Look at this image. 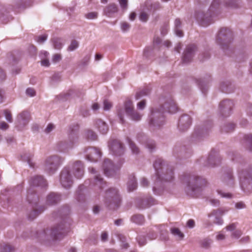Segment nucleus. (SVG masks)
Returning <instances> with one entry per match:
<instances>
[{
    "label": "nucleus",
    "mask_w": 252,
    "mask_h": 252,
    "mask_svg": "<svg viewBox=\"0 0 252 252\" xmlns=\"http://www.w3.org/2000/svg\"><path fill=\"white\" fill-rule=\"evenodd\" d=\"M31 185L33 187H45L47 185L46 181L41 176H35L31 181Z\"/></svg>",
    "instance_id": "15"
},
{
    "label": "nucleus",
    "mask_w": 252,
    "mask_h": 252,
    "mask_svg": "<svg viewBox=\"0 0 252 252\" xmlns=\"http://www.w3.org/2000/svg\"><path fill=\"white\" fill-rule=\"evenodd\" d=\"M94 179L95 181V186H97L100 189L102 188L103 185L105 184L103 181V179L98 175H95L94 176Z\"/></svg>",
    "instance_id": "26"
},
{
    "label": "nucleus",
    "mask_w": 252,
    "mask_h": 252,
    "mask_svg": "<svg viewBox=\"0 0 252 252\" xmlns=\"http://www.w3.org/2000/svg\"><path fill=\"white\" fill-rule=\"evenodd\" d=\"M126 113L133 121H139L142 118V115L137 111L134 110L132 102L129 99H126L124 104V108L118 110V115L121 122H124V116Z\"/></svg>",
    "instance_id": "2"
},
{
    "label": "nucleus",
    "mask_w": 252,
    "mask_h": 252,
    "mask_svg": "<svg viewBox=\"0 0 252 252\" xmlns=\"http://www.w3.org/2000/svg\"><path fill=\"white\" fill-rule=\"evenodd\" d=\"M146 105L145 100H142L137 103V107L139 110H143Z\"/></svg>",
    "instance_id": "49"
},
{
    "label": "nucleus",
    "mask_w": 252,
    "mask_h": 252,
    "mask_svg": "<svg viewBox=\"0 0 252 252\" xmlns=\"http://www.w3.org/2000/svg\"><path fill=\"white\" fill-rule=\"evenodd\" d=\"M52 42L54 48L56 49H61L63 45L62 39L59 38H53Z\"/></svg>",
    "instance_id": "28"
},
{
    "label": "nucleus",
    "mask_w": 252,
    "mask_h": 252,
    "mask_svg": "<svg viewBox=\"0 0 252 252\" xmlns=\"http://www.w3.org/2000/svg\"><path fill=\"white\" fill-rule=\"evenodd\" d=\"M162 164V160L160 158L157 159L154 163L153 166L155 170L158 172L159 167Z\"/></svg>",
    "instance_id": "38"
},
{
    "label": "nucleus",
    "mask_w": 252,
    "mask_h": 252,
    "mask_svg": "<svg viewBox=\"0 0 252 252\" xmlns=\"http://www.w3.org/2000/svg\"><path fill=\"white\" fill-rule=\"evenodd\" d=\"M98 13L96 12H89L85 15V17L90 20L96 19L97 17Z\"/></svg>",
    "instance_id": "35"
},
{
    "label": "nucleus",
    "mask_w": 252,
    "mask_h": 252,
    "mask_svg": "<svg viewBox=\"0 0 252 252\" xmlns=\"http://www.w3.org/2000/svg\"><path fill=\"white\" fill-rule=\"evenodd\" d=\"M61 200V196L55 193H51L47 197V203L49 205H53Z\"/></svg>",
    "instance_id": "17"
},
{
    "label": "nucleus",
    "mask_w": 252,
    "mask_h": 252,
    "mask_svg": "<svg viewBox=\"0 0 252 252\" xmlns=\"http://www.w3.org/2000/svg\"><path fill=\"white\" fill-rule=\"evenodd\" d=\"M242 234V232L241 230H236L232 232L231 234V237L233 238L238 239H239Z\"/></svg>",
    "instance_id": "39"
},
{
    "label": "nucleus",
    "mask_w": 252,
    "mask_h": 252,
    "mask_svg": "<svg viewBox=\"0 0 252 252\" xmlns=\"http://www.w3.org/2000/svg\"><path fill=\"white\" fill-rule=\"evenodd\" d=\"M154 201H155L152 198H149V200L146 201H143L144 206L142 207V208H146L149 207L151 205L155 204Z\"/></svg>",
    "instance_id": "36"
},
{
    "label": "nucleus",
    "mask_w": 252,
    "mask_h": 252,
    "mask_svg": "<svg viewBox=\"0 0 252 252\" xmlns=\"http://www.w3.org/2000/svg\"><path fill=\"white\" fill-rule=\"evenodd\" d=\"M233 106V102L229 100H225L220 102V107L223 112L229 111Z\"/></svg>",
    "instance_id": "19"
},
{
    "label": "nucleus",
    "mask_w": 252,
    "mask_h": 252,
    "mask_svg": "<svg viewBox=\"0 0 252 252\" xmlns=\"http://www.w3.org/2000/svg\"><path fill=\"white\" fill-rule=\"evenodd\" d=\"M191 123V120L189 116H183L179 121V128L180 130L184 131L189 127Z\"/></svg>",
    "instance_id": "13"
},
{
    "label": "nucleus",
    "mask_w": 252,
    "mask_h": 252,
    "mask_svg": "<svg viewBox=\"0 0 252 252\" xmlns=\"http://www.w3.org/2000/svg\"><path fill=\"white\" fill-rule=\"evenodd\" d=\"M131 221L137 224H142L144 222V217L141 215H135L132 217Z\"/></svg>",
    "instance_id": "27"
},
{
    "label": "nucleus",
    "mask_w": 252,
    "mask_h": 252,
    "mask_svg": "<svg viewBox=\"0 0 252 252\" xmlns=\"http://www.w3.org/2000/svg\"><path fill=\"white\" fill-rule=\"evenodd\" d=\"M149 15L145 12H141L139 15V19L142 22H146L148 19Z\"/></svg>",
    "instance_id": "37"
},
{
    "label": "nucleus",
    "mask_w": 252,
    "mask_h": 252,
    "mask_svg": "<svg viewBox=\"0 0 252 252\" xmlns=\"http://www.w3.org/2000/svg\"><path fill=\"white\" fill-rule=\"evenodd\" d=\"M86 158L90 161L95 162L101 157L100 152L96 148H89L86 149Z\"/></svg>",
    "instance_id": "10"
},
{
    "label": "nucleus",
    "mask_w": 252,
    "mask_h": 252,
    "mask_svg": "<svg viewBox=\"0 0 252 252\" xmlns=\"http://www.w3.org/2000/svg\"><path fill=\"white\" fill-rule=\"evenodd\" d=\"M26 94L30 97H33L35 95L36 93L34 89L29 88L26 90Z\"/></svg>",
    "instance_id": "45"
},
{
    "label": "nucleus",
    "mask_w": 252,
    "mask_h": 252,
    "mask_svg": "<svg viewBox=\"0 0 252 252\" xmlns=\"http://www.w3.org/2000/svg\"><path fill=\"white\" fill-rule=\"evenodd\" d=\"M195 50L196 46L194 45H190L187 47L182 59L184 63H188L191 60Z\"/></svg>",
    "instance_id": "12"
},
{
    "label": "nucleus",
    "mask_w": 252,
    "mask_h": 252,
    "mask_svg": "<svg viewBox=\"0 0 252 252\" xmlns=\"http://www.w3.org/2000/svg\"><path fill=\"white\" fill-rule=\"evenodd\" d=\"M130 28V25L126 22H123L121 23V30L124 32H127Z\"/></svg>",
    "instance_id": "31"
},
{
    "label": "nucleus",
    "mask_w": 252,
    "mask_h": 252,
    "mask_svg": "<svg viewBox=\"0 0 252 252\" xmlns=\"http://www.w3.org/2000/svg\"><path fill=\"white\" fill-rule=\"evenodd\" d=\"M171 233L174 235L177 240H182L184 237V234L180 231V230L176 227L171 228Z\"/></svg>",
    "instance_id": "21"
},
{
    "label": "nucleus",
    "mask_w": 252,
    "mask_h": 252,
    "mask_svg": "<svg viewBox=\"0 0 252 252\" xmlns=\"http://www.w3.org/2000/svg\"><path fill=\"white\" fill-rule=\"evenodd\" d=\"M13 248L9 245H5L3 246L1 252H11L13 251Z\"/></svg>",
    "instance_id": "47"
},
{
    "label": "nucleus",
    "mask_w": 252,
    "mask_h": 252,
    "mask_svg": "<svg viewBox=\"0 0 252 252\" xmlns=\"http://www.w3.org/2000/svg\"><path fill=\"white\" fill-rule=\"evenodd\" d=\"M3 113L7 122L11 123L13 122V119L10 111L8 110H4Z\"/></svg>",
    "instance_id": "32"
},
{
    "label": "nucleus",
    "mask_w": 252,
    "mask_h": 252,
    "mask_svg": "<svg viewBox=\"0 0 252 252\" xmlns=\"http://www.w3.org/2000/svg\"><path fill=\"white\" fill-rule=\"evenodd\" d=\"M41 64L42 66L48 67L50 65L49 61L46 59H41Z\"/></svg>",
    "instance_id": "58"
},
{
    "label": "nucleus",
    "mask_w": 252,
    "mask_h": 252,
    "mask_svg": "<svg viewBox=\"0 0 252 252\" xmlns=\"http://www.w3.org/2000/svg\"><path fill=\"white\" fill-rule=\"evenodd\" d=\"M183 182L186 183L188 193L193 196L199 194L206 183L205 179L198 176L185 177Z\"/></svg>",
    "instance_id": "1"
},
{
    "label": "nucleus",
    "mask_w": 252,
    "mask_h": 252,
    "mask_svg": "<svg viewBox=\"0 0 252 252\" xmlns=\"http://www.w3.org/2000/svg\"><path fill=\"white\" fill-rule=\"evenodd\" d=\"M187 226L189 228H193L195 226L194 221L192 219L189 220L187 222Z\"/></svg>",
    "instance_id": "55"
},
{
    "label": "nucleus",
    "mask_w": 252,
    "mask_h": 252,
    "mask_svg": "<svg viewBox=\"0 0 252 252\" xmlns=\"http://www.w3.org/2000/svg\"><path fill=\"white\" fill-rule=\"evenodd\" d=\"M136 16V14L135 12H131L129 14V19L130 21H133L135 19Z\"/></svg>",
    "instance_id": "61"
},
{
    "label": "nucleus",
    "mask_w": 252,
    "mask_h": 252,
    "mask_svg": "<svg viewBox=\"0 0 252 252\" xmlns=\"http://www.w3.org/2000/svg\"><path fill=\"white\" fill-rule=\"evenodd\" d=\"M47 38V36L46 35H42L37 37V41L39 43H43L46 40Z\"/></svg>",
    "instance_id": "51"
},
{
    "label": "nucleus",
    "mask_w": 252,
    "mask_h": 252,
    "mask_svg": "<svg viewBox=\"0 0 252 252\" xmlns=\"http://www.w3.org/2000/svg\"><path fill=\"white\" fill-rule=\"evenodd\" d=\"M120 167V166H114L112 161L108 159H105L103 164L104 173L106 176L113 177L116 174V171Z\"/></svg>",
    "instance_id": "6"
},
{
    "label": "nucleus",
    "mask_w": 252,
    "mask_h": 252,
    "mask_svg": "<svg viewBox=\"0 0 252 252\" xmlns=\"http://www.w3.org/2000/svg\"><path fill=\"white\" fill-rule=\"evenodd\" d=\"M86 136L89 140L91 141H94L97 139L96 134L91 130H88L86 131Z\"/></svg>",
    "instance_id": "30"
},
{
    "label": "nucleus",
    "mask_w": 252,
    "mask_h": 252,
    "mask_svg": "<svg viewBox=\"0 0 252 252\" xmlns=\"http://www.w3.org/2000/svg\"><path fill=\"white\" fill-rule=\"evenodd\" d=\"M78 47V42L76 40H73L71 42L70 45L68 47V50L69 51H73Z\"/></svg>",
    "instance_id": "41"
},
{
    "label": "nucleus",
    "mask_w": 252,
    "mask_h": 252,
    "mask_svg": "<svg viewBox=\"0 0 252 252\" xmlns=\"http://www.w3.org/2000/svg\"><path fill=\"white\" fill-rule=\"evenodd\" d=\"M235 207L237 209H242L245 207V205L243 202H239L236 204Z\"/></svg>",
    "instance_id": "60"
},
{
    "label": "nucleus",
    "mask_w": 252,
    "mask_h": 252,
    "mask_svg": "<svg viewBox=\"0 0 252 252\" xmlns=\"http://www.w3.org/2000/svg\"><path fill=\"white\" fill-rule=\"evenodd\" d=\"M175 32L177 36L182 37L183 35V32L180 29L181 22L179 19L175 20Z\"/></svg>",
    "instance_id": "23"
},
{
    "label": "nucleus",
    "mask_w": 252,
    "mask_h": 252,
    "mask_svg": "<svg viewBox=\"0 0 252 252\" xmlns=\"http://www.w3.org/2000/svg\"><path fill=\"white\" fill-rule=\"evenodd\" d=\"M121 8L124 10H126L127 8V0H118Z\"/></svg>",
    "instance_id": "43"
},
{
    "label": "nucleus",
    "mask_w": 252,
    "mask_h": 252,
    "mask_svg": "<svg viewBox=\"0 0 252 252\" xmlns=\"http://www.w3.org/2000/svg\"><path fill=\"white\" fill-rule=\"evenodd\" d=\"M49 53L47 51H42L40 54V57L41 59H44L47 57Z\"/></svg>",
    "instance_id": "59"
},
{
    "label": "nucleus",
    "mask_w": 252,
    "mask_h": 252,
    "mask_svg": "<svg viewBox=\"0 0 252 252\" xmlns=\"http://www.w3.org/2000/svg\"><path fill=\"white\" fill-rule=\"evenodd\" d=\"M92 108L94 111H97L99 109V106L97 103H94L92 105Z\"/></svg>",
    "instance_id": "64"
},
{
    "label": "nucleus",
    "mask_w": 252,
    "mask_h": 252,
    "mask_svg": "<svg viewBox=\"0 0 252 252\" xmlns=\"http://www.w3.org/2000/svg\"><path fill=\"white\" fill-rule=\"evenodd\" d=\"M236 228V225L235 223H232L225 227L227 231H234Z\"/></svg>",
    "instance_id": "54"
},
{
    "label": "nucleus",
    "mask_w": 252,
    "mask_h": 252,
    "mask_svg": "<svg viewBox=\"0 0 252 252\" xmlns=\"http://www.w3.org/2000/svg\"><path fill=\"white\" fill-rule=\"evenodd\" d=\"M150 91L148 89H145L136 93L135 94L136 99H139L141 97L149 94Z\"/></svg>",
    "instance_id": "29"
},
{
    "label": "nucleus",
    "mask_w": 252,
    "mask_h": 252,
    "mask_svg": "<svg viewBox=\"0 0 252 252\" xmlns=\"http://www.w3.org/2000/svg\"><path fill=\"white\" fill-rule=\"evenodd\" d=\"M109 149L111 154L118 156H120L124 154V148L122 144L117 140L111 141L109 144Z\"/></svg>",
    "instance_id": "9"
},
{
    "label": "nucleus",
    "mask_w": 252,
    "mask_h": 252,
    "mask_svg": "<svg viewBox=\"0 0 252 252\" xmlns=\"http://www.w3.org/2000/svg\"><path fill=\"white\" fill-rule=\"evenodd\" d=\"M211 244V240L209 239H205L202 242V246L203 247L207 248Z\"/></svg>",
    "instance_id": "56"
},
{
    "label": "nucleus",
    "mask_w": 252,
    "mask_h": 252,
    "mask_svg": "<svg viewBox=\"0 0 252 252\" xmlns=\"http://www.w3.org/2000/svg\"><path fill=\"white\" fill-rule=\"evenodd\" d=\"M141 184L143 187H147L148 185V181H147V180L146 179L143 178L141 179Z\"/></svg>",
    "instance_id": "62"
},
{
    "label": "nucleus",
    "mask_w": 252,
    "mask_h": 252,
    "mask_svg": "<svg viewBox=\"0 0 252 252\" xmlns=\"http://www.w3.org/2000/svg\"><path fill=\"white\" fill-rule=\"evenodd\" d=\"M118 11V7L115 3H110L105 7L104 13L108 17H111L112 15Z\"/></svg>",
    "instance_id": "16"
},
{
    "label": "nucleus",
    "mask_w": 252,
    "mask_h": 252,
    "mask_svg": "<svg viewBox=\"0 0 252 252\" xmlns=\"http://www.w3.org/2000/svg\"><path fill=\"white\" fill-rule=\"evenodd\" d=\"M63 159L58 156L48 157L44 162V170L49 174H53L62 163Z\"/></svg>",
    "instance_id": "4"
},
{
    "label": "nucleus",
    "mask_w": 252,
    "mask_h": 252,
    "mask_svg": "<svg viewBox=\"0 0 252 252\" xmlns=\"http://www.w3.org/2000/svg\"><path fill=\"white\" fill-rule=\"evenodd\" d=\"M17 119L19 125H26L29 121L28 113L25 112H22L17 116Z\"/></svg>",
    "instance_id": "20"
},
{
    "label": "nucleus",
    "mask_w": 252,
    "mask_h": 252,
    "mask_svg": "<svg viewBox=\"0 0 252 252\" xmlns=\"http://www.w3.org/2000/svg\"><path fill=\"white\" fill-rule=\"evenodd\" d=\"M229 33H230L229 31L226 29H221L218 33L217 38V44L222 46L223 43H225L226 40V36Z\"/></svg>",
    "instance_id": "14"
},
{
    "label": "nucleus",
    "mask_w": 252,
    "mask_h": 252,
    "mask_svg": "<svg viewBox=\"0 0 252 252\" xmlns=\"http://www.w3.org/2000/svg\"><path fill=\"white\" fill-rule=\"evenodd\" d=\"M228 210L219 208L214 210L208 214V220L204 221V225L206 227L212 226L214 224L221 225L223 223L222 216L227 212Z\"/></svg>",
    "instance_id": "3"
},
{
    "label": "nucleus",
    "mask_w": 252,
    "mask_h": 252,
    "mask_svg": "<svg viewBox=\"0 0 252 252\" xmlns=\"http://www.w3.org/2000/svg\"><path fill=\"white\" fill-rule=\"evenodd\" d=\"M61 56L60 54H56L53 55L52 58V61L55 63H58L61 60Z\"/></svg>",
    "instance_id": "50"
},
{
    "label": "nucleus",
    "mask_w": 252,
    "mask_h": 252,
    "mask_svg": "<svg viewBox=\"0 0 252 252\" xmlns=\"http://www.w3.org/2000/svg\"><path fill=\"white\" fill-rule=\"evenodd\" d=\"M173 173L172 171H170V175H169V177L167 175H166L165 178V180L167 181H171L173 177Z\"/></svg>",
    "instance_id": "63"
},
{
    "label": "nucleus",
    "mask_w": 252,
    "mask_h": 252,
    "mask_svg": "<svg viewBox=\"0 0 252 252\" xmlns=\"http://www.w3.org/2000/svg\"><path fill=\"white\" fill-rule=\"evenodd\" d=\"M69 225V221L64 220L51 230L50 235L56 240L61 239L68 231Z\"/></svg>",
    "instance_id": "5"
},
{
    "label": "nucleus",
    "mask_w": 252,
    "mask_h": 252,
    "mask_svg": "<svg viewBox=\"0 0 252 252\" xmlns=\"http://www.w3.org/2000/svg\"><path fill=\"white\" fill-rule=\"evenodd\" d=\"M106 198L108 201L112 202L115 204L118 207L121 202V198L118 194L117 189L115 188H111L107 190L106 192ZM111 204V203L110 205Z\"/></svg>",
    "instance_id": "7"
},
{
    "label": "nucleus",
    "mask_w": 252,
    "mask_h": 252,
    "mask_svg": "<svg viewBox=\"0 0 252 252\" xmlns=\"http://www.w3.org/2000/svg\"><path fill=\"white\" fill-rule=\"evenodd\" d=\"M164 107L165 108L168 109V112L170 113H176L178 110L177 107L173 101L165 104Z\"/></svg>",
    "instance_id": "22"
},
{
    "label": "nucleus",
    "mask_w": 252,
    "mask_h": 252,
    "mask_svg": "<svg viewBox=\"0 0 252 252\" xmlns=\"http://www.w3.org/2000/svg\"><path fill=\"white\" fill-rule=\"evenodd\" d=\"M55 127V126L52 124H49L47 125L46 128L45 129V132L47 133H50L52 131Z\"/></svg>",
    "instance_id": "52"
},
{
    "label": "nucleus",
    "mask_w": 252,
    "mask_h": 252,
    "mask_svg": "<svg viewBox=\"0 0 252 252\" xmlns=\"http://www.w3.org/2000/svg\"><path fill=\"white\" fill-rule=\"evenodd\" d=\"M112 107L111 103L107 100H105L103 101V109L105 111L109 110Z\"/></svg>",
    "instance_id": "42"
},
{
    "label": "nucleus",
    "mask_w": 252,
    "mask_h": 252,
    "mask_svg": "<svg viewBox=\"0 0 252 252\" xmlns=\"http://www.w3.org/2000/svg\"><path fill=\"white\" fill-rule=\"evenodd\" d=\"M95 126L103 134L106 133L108 131V128L107 125L100 120H98L95 122Z\"/></svg>",
    "instance_id": "18"
},
{
    "label": "nucleus",
    "mask_w": 252,
    "mask_h": 252,
    "mask_svg": "<svg viewBox=\"0 0 252 252\" xmlns=\"http://www.w3.org/2000/svg\"><path fill=\"white\" fill-rule=\"evenodd\" d=\"M60 181L62 186L65 188L70 187L72 184V177L70 171L67 168H64L61 172Z\"/></svg>",
    "instance_id": "8"
},
{
    "label": "nucleus",
    "mask_w": 252,
    "mask_h": 252,
    "mask_svg": "<svg viewBox=\"0 0 252 252\" xmlns=\"http://www.w3.org/2000/svg\"><path fill=\"white\" fill-rule=\"evenodd\" d=\"M244 141L246 145L249 147V150L252 151V135L247 134L245 135Z\"/></svg>",
    "instance_id": "25"
},
{
    "label": "nucleus",
    "mask_w": 252,
    "mask_h": 252,
    "mask_svg": "<svg viewBox=\"0 0 252 252\" xmlns=\"http://www.w3.org/2000/svg\"><path fill=\"white\" fill-rule=\"evenodd\" d=\"M218 192L222 197L230 198L232 197V195L230 193H225L221 190L218 191Z\"/></svg>",
    "instance_id": "48"
},
{
    "label": "nucleus",
    "mask_w": 252,
    "mask_h": 252,
    "mask_svg": "<svg viewBox=\"0 0 252 252\" xmlns=\"http://www.w3.org/2000/svg\"><path fill=\"white\" fill-rule=\"evenodd\" d=\"M164 123L163 120H151L150 121V124L153 125L154 126H159L161 125H162Z\"/></svg>",
    "instance_id": "44"
},
{
    "label": "nucleus",
    "mask_w": 252,
    "mask_h": 252,
    "mask_svg": "<svg viewBox=\"0 0 252 252\" xmlns=\"http://www.w3.org/2000/svg\"><path fill=\"white\" fill-rule=\"evenodd\" d=\"M225 238V236L222 232V231L220 232L219 234L216 236V239L217 240H223Z\"/></svg>",
    "instance_id": "53"
},
{
    "label": "nucleus",
    "mask_w": 252,
    "mask_h": 252,
    "mask_svg": "<svg viewBox=\"0 0 252 252\" xmlns=\"http://www.w3.org/2000/svg\"><path fill=\"white\" fill-rule=\"evenodd\" d=\"M9 126L4 122L0 123V129L2 130H6L8 129Z\"/></svg>",
    "instance_id": "57"
},
{
    "label": "nucleus",
    "mask_w": 252,
    "mask_h": 252,
    "mask_svg": "<svg viewBox=\"0 0 252 252\" xmlns=\"http://www.w3.org/2000/svg\"><path fill=\"white\" fill-rule=\"evenodd\" d=\"M225 5L228 7H234L236 6V2L237 0H224Z\"/></svg>",
    "instance_id": "40"
},
{
    "label": "nucleus",
    "mask_w": 252,
    "mask_h": 252,
    "mask_svg": "<svg viewBox=\"0 0 252 252\" xmlns=\"http://www.w3.org/2000/svg\"><path fill=\"white\" fill-rule=\"evenodd\" d=\"M138 243L140 246H143L146 243L145 238L143 236H139L137 238Z\"/></svg>",
    "instance_id": "46"
},
{
    "label": "nucleus",
    "mask_w": 252,
    "mask_h": 252,
    "mask_svg": "<svg viewBox=\"0 0 252 252\" xmlns=\"http://www.w3.org/2000/svg\"><path fill=\"white\" fill-rule=\"evenodd\" d=\"M137 188V183L135 178L132 176L127 183V189L129 191H132L135 189Z\"/></svg>",
    "instance_id": "24"
},
{
    "label": "nucleus",
    "mask_w": 252,
    "mask_h": 252,
    "mask_svg": "<svg viewBox=\"0 0 252 252\" xmlns=\"http://www.w3.org/2000/svg\"><path fill=\"white\" fill-rule=\"evenodd\" d=\"M129 147L133 154H137L139 153V149L133 142L128 140Z\"/></svg>",
    "instance_id": "33"
},
{
    "label": "nucleus",
    "mask_w": 252,
    "mask_h": 252,
    "mask_svg": "<svg viewBox=\"0 0 252 252\" xmlns=\"http://www.w3.org/2000/svg\"><path fill=\"white\" fill-rule=\"evenodd\" d=\"M37 199V197L35 194H32L30 190L28 191L27 200L30 203H32V200L36 201Z\"/></svg>",
    "instance_id": "34"
},
{
    "label": "nucleus",
    "mask_w": 252,
    "mask_h": 252,
    "mask_svg": "<svg viewBox=\"0 0 252 252\" xmlns=\"http://www.w3.org/2000/svg\"><path fill=\"white\" fill-rule=\"evenodd\" d=\"M71 172L77 179L81 178L84 175V166L80 161L75 162L72 166Z\"/></svg>",
    "instance_id": "11"
}]
</instances>
